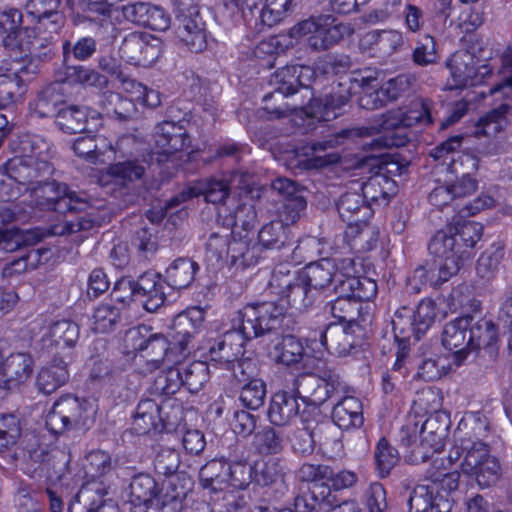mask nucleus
I'll return each mask as SVG.
<instances>
[{
    "label": "nucleus",
    "mask_w": 512,
    "mask_h": 512,
    "mask_svg": "<svg viewBox=\"0 0 512 512\" xmlns=\"http://www.w3.org/2000/svg\"><path fill=\"white\" fill-rule=\"evenodd\" d=\"M100 104L108 116L121 122L129 120L134 111V105L129 99L112 91H108L102 95Z\"/></svg>",
    "instance_id": "4d7b16f0"
},
{
    "label": "nucleus",
    "mask_w": 512,
    "mask_h": 512,
    "mask_svg": "<svg viewBox=\"0 0 512 512\" xmlns=\"http://www.w3.org/2000/svg\"><path fill=\"white\" fill-rule=\"evenodd\" d=\"M350 32L349 26L339 22L334 16L326 14L310 17L293 26L290 36L308 37V45L314 51H325L338 43Z\"/></svg>",
    "instance_id": "9d476101"
},
{
    "label": "nucleus",
    "mask_w": 512,
    "mask_h": 512,
    "mask_svg": "<svg viewBox=\"0 0 512 512\" xmlns=\"http://www.w3.org/2000/svg\"><path fill=\"white\" fill-rule=\"evenodd\" d=\"M86 460L87 463L84 466L85 476L91 480L87 484L95 483L103 487V483H97V480L112 472L113 466L110 455L101 450L91 451L87 455Z\"/></svg>",
    "instance_id": "5fc2aeb1"
},
{
    "label": "nucleus",
    "mask_w": 512,
    "mask_h": 512,
    "mask_svg": "<svg viewBox=\"0 0 512 512\" xmlns=\"http://www.w3.org/2000/svg\"><path fill=\"white\" fill-rule=\"evenodd\" d=\"M412 85L410 75L401 74L385 82L379 89H375L371 94L361 96L360 106L367 110H374L383 107L388 101L397 100L403 94L408 92Z\"/></svg>",
    "instance_id": "b1692460"
},
{
    "label": "nucleus",
    "mask_w": 512,
    "mask_h": 512,
    "mask_svg": "<svg viewBox=\"0 0 512 512\" xmlns=\"http://www.w3.org/2000/svg\"><path fill=\"white\" fill-rule=\"evenodd\" d=\"M255 449L262 455H275L283 450V434L274 427L265 426L255 433L253 438Z\"/></svg>",
    "instance_id": "13d9d810"
},
{
    "label": "nucleus",
    "mask_w": 512,
    "mask_h": 512,
    "mask_svg": "<svg viewBox=\"0 0 512 512\" xmlns=\"http://www.w3.org/2000/svg\"><path fill=\"white\" fill-rule=\"evenodd\" d=\"M260 248L253 243L252 239L247 235H239L232 232L230 245L228 246V254L230 265L236 269H245L253 266L258 262Z\"/></svg>",
    "instance_id": "7c9ffc66"
},
{
    "label": "nucleus",
    "mask_w": 512,
    "mask_h": 512,
    "mask_svg": "<svg viewBox=\"0 0 512 512\" xmlns=\"http://www.w3.org/2000/svg\"><path fill=\"white\" fill-rule=\"evenodd\" d=\"M106 494L99 484H84L70 502L68 512H120L112 499L105 498Z\"/></svg>",
    "instance_id": "aec40b11"
},
{
    "label": "nucleus",
    "mask_w": 512,
    "mask_h": 512,
    "mask_svg": "<svg viewBox=\"0 0 512 512\" xmlns=\"http://www.w3.org/2000/svg\"><path fill=\"white\" fill-rule=\"evenodd\" d=\"M266 393L265 382L258 378L242 385L239 398L243 406L257 410L264 405Z\"/></svg>",
    "instance_id": "774afa93"
},
{
    "label": "nucleus",
    "mask_w": 512,
    "mask_h": 512,
    "mask_svg": "<svg viewBox=\"0 0 512 512\" xmlns=\"http://www.w3.org/2000/svg\"><path fill=\"white\" fill-rule=\"evenodd\" d=\"M4 170L23 186L24 192H31L54 173L50 161H36L21 157H13L4 164Z\"/></svg>",
    "instance_id": "f3484780"
},
{
    "label": "nucleus",
    "mask_w": 512,
    "mask_h": 512,
    "mask_svg": "<svg viewBox=\"0 0 512 512\" xmlns=\"http://www.w3.org/2000/svg\"><path fill=\"white\" fill-rule=\"evenodd\" d=\"M120 58L135 66H150L162 53L159 38L145 32H131L125 35L118 49Z\"/></svg>",
    "instance_id": "ddd939ff"
},
{
    "label": "nucleus",
    "mask_w": 512,
    "mask_h": 512,
    "mask_svg": "<svg viewBox=\"0 0 512 512\" xmlns=\"http://www.w3.org/2000/svg\"><path fill=\"white\" fill-rule=\"evenodd\" d=\"M433 102L429 99H416L412 101L406 111H388L381 117L378 132H383L373 138L371 142L365 143L372 150L384 148L402 147L409 142L406 129L415 125L426 126L433 122Z\"/></svg>",
    "instance_id": "20e7f679"
},
{
    "label": "nucleus",
    "mask_w": 512,
    "mask_h": 512,
    "mask_svg": "<svg viewBox=\"0 0 512 512\" xmlns=\"http://www.w3.org/2000/svg\"><path fill=\"white\" fill-rule=\"evenodd\" d=\"M144 162L139 158L118 160L106 168L105 176L114 185L127 188L143 178L146 171Z\"/></svg>",
    "instance_id": "c756f323"
},
{
    "label": "nucleus",
    "mask_w": 512,
    "mask_h": 512,
    "mask_svg": "<svg viewBox=\"0 0 512 512\" xmlns=\"http://www.w3.org/2000/svg\"><path fill=\"white\" fill-rule=\"evenodd\" d=\"M313 75V69L306 65H286L279 68L270 79L274 90L266 94L263 101L287 97L294 94L299 87L307 89Z\"/></svg>",
    "instance_id": "a211bd4d"
},
{
    "label": "nucleus",
    "mask_w": 512,
    "mask_h": 512,
    "mask_svg": "<svg viewBox=\"0 0 512 512\" xmlns=\"http://www.w3.org/2000/svg\"><path fill=\"white\" fill-rule=\"evenodd\" d=\"M453 88L475 86L492 74L488 65H479V60L468 51H457L447 61Z\"/></svg>",
    "instance_id": "2eb2a0df"
},
{
    "label": "nucleus",
    "mask_w": 512,
    "mask_h": 512,
    "mask_svg": "<svg viewBox=\"0 0 512 512\" xmlns=\"http://www.w3.org/2000/svg\"><path fill=\"white\" fill-rule=\"evenodd\" d=\"M346 384L334 368L299 375L295 381L297 396L307 405L320 406L334 394L344 392Z\"/></svg>",
    "instance_id": "1a4fd4ad"
},
{
    "label": "nucleus",
    "mask_w": 512,
    "mask_h": 512,
    "mask_svg": "<svg viewBox=\"0 0 512 512\" xmlns=\"http://www.w3.org/2000/svg\"><path fill=\"white\" fill-rule=\"evenodd\" d=\"M416 323L414 310L402 306L397 309L392 318L391 324L395 340H410L411 336L416 340Z\"/></svg>",
    "instance_id": "e2e57ef3"
},
{
    "label": "nucleus",
    "mask_w": 512,
    "mask_h": 512,
    "mask_svg": "<svg viewBox=\"0 0 512 512\" xmlns=\"http://www.w3.org/2000/svg\"><path fill=\"white\" fill-rule=\"evenodd\" d=\"M66 80L70 83L81 84L84 86L96 87L99 89L108 86V78L94 69L84 66H66Z\"/></svg>",
    "instance_id": "bf43d9fd"
},
{
    "label": "nucleus",
    "mask_w": 512,
    "mask_h": 512,
    "mask_svg": "<svg viewBox=\"0 0 512 512\" xmlns=\"http://www.w3.org/2000/svg\"><path fill=\"white\" fill-rule=\"evenodd\" d=\"M181 419V408L169 402L158 404L153 399L141 400L133 416V429L137 434L151 431L160 433L173 430Z\"/></svg>",
    "instance_id": "9b49d317"
},
{
    "label": "nucleus",
    "mask_w": 512,
    "mask_h": 512,
    "mask_svg": "<svg viewBox=\"0 0 512 512\" xmlns=\"http://www.w3.org/2000/svg\"><path fill=\"white\" fill-rule=\"evenodd\" d=\"M288 303L295 309L301 311L312 306L315 300L312 293V287L300 273V277L295 281L289 290L284 294Z\"/></svg>",
    "instance_id": "0e129e2a"
},
{
    "label": "nucleus",
    "mask_w": 512,
    "mask_h": 512,
    "mask_svg": "<svg viewBox=\"0 0 512 512\" xmlns=\"http://www.w3.org/2000/svg\"><path fill=\"white\" fill-rule=\"evenodd\" d=\"M463 473L476 476L481 484V478L487 483L495 479L500 469L498 461L489 453L488 446L482 442L473 443L467 450L461 464Z\"/></svg>",
    "instance_id": "6ab92c4d"
},
{
    "label": "nucleus",
    "mask_w": 512,
    "mask_h": 512,
    "mask_svg": "<svg viewBox=\"0 0 512 512\" xmlns=\"http://www.w3.org/2000/svg\"><path fill=\"white\" fill-rule=\"evenodd\" d=\"M192 187L195 197L204 195L205 200L213 204L223 203L231 190L228 180L223 178H211L200 181Z\"/></svg>",
    "instance_id": "603ef678"
},
{
    "label": "nucleus",
    "mask_w": 512,
    "mask_h": 512,
    "mask_svg": "<svg viewBox=\"0 0 512 512\" xmlns=\"http://www.w3.org/2000/svg\"><path fill=\"white\" fill-rule=\"evenodd\" d=\"M173 332L168 338L167 363L181 364L193 351L194 335L182 328L172 327Z\"/></svg>",
    "instance_id": "37998d69"
},
{
    "label": "nucleus",
    "mask_w": 512,
    "mask_h": 512,
    "mask_svg": "<svg viewBox=\"0 0 512 512\" xmlns=\"http://www.w3.org/2000/svg\"><path fill=\"white\" fill-rule=\"evenodd\" d=\"M437 492L435 484L427 480V472L425 477L418 483L411 491L407 504L409 506L408 512H427L431 508L433 498Z\"/></svg>",
    "instance_id": "864d4df0"
},
{
    "label": "nucleus",
    "mask_w": 512,
    "mask_h": 512,
    "mask_svg": "<svg viewBox=\"0 0 512 512\" xmlns=\"http://www.w3.org/2000/svg\"><path fill=\"white\" fill-rule=\"evenodd\" d=\"M296 392L278 391L271 397L267 417L275 426L291 424L299 415L300 405Z\"/></svg>",
    "instance_id": "c85d7f7f"
},
{
    "label": "nucleus",
    "mask_w": 512,
    "mask_h": 512,
    "mask_svg": "<svg viewBox=\"0 0 512 512\" xmlns=\"http://www.w3.org/2000/svg\"><path fill=\"white\" fill-rule=\"evenodd\" d=\"M48 335L51 343L60 349H72L78 342L80 327L74 321L59 320L51 324Z\"/></svg>",
    "instance_id": "a18cd8bd"
},
{
    "label": "nucleus",
    "mask_w": 512,
    "mask_h": 512,
    "mask_svg": "<svg viewBox=\"0 0 512 512\" xmlns=\"http://www.w3.org/2000/svg\"><path fill=\"white\" fill-rule=\"evenodd\" d=\"M129 496L134 505H144L157 512H180L186 490L178 487L174 478L157 482L150 474L139 473L131 479Z\"/></svg>",
    "instance_id": "423d86ee"
},
{
    "label": "nucleus",
    "mask_w": 512,
    "mask_h": 512,
    "mask_svg": "<svg viewBox=\"0 0 512 512\" xmlns=\"http://www.w3.org/2000/svg\"><path fill=\"white\" fill-rule=\"evenodd\" d=\"M258 240L265 249L281 250L290 243L289 226L283 220H273L261 227Z\"/></svg>",
    "instance_id": "4c0bfd02"
},
{
    "label": "nucleus",
    "mask_w": 512,
    "mask_h": 512,
    "mask_svg": "<svg viewBox=\"0 0 512 512\" xmlns=\"http://www.w3.org/2000/svg\"><path fill=\"white\" fill-rule=\"evenodd\" d=\"M222 5L224 15L232 22L243 19L247 25L252 26L259 0H222Z\"/></svg>",
    "instance_id": "680f3d73"
},
{
    "label": "nucleus",
    "mask_w": 512,
    "mask_h": 512,
    "mask_svg": "<svg viewBox=\"0 0 512 512\" xmlns=\"http://www.w3.org/2000/svg\"><path fill=\"white\" fill-rule=\"evenodd\" d=\"M366 43L375 51L390 56L404 44L403 35L397 30H373L364 37Z\"/></svg>",
    "instance_id": "79ce46f5"
},
{
    "label": "nucleus",
    "mask_w": 512,
    "mask_h": 512,
    "mask_svg": "<svg viewBox=\"0 0 512 512\" xmlns=\"http://www.w3.org/2000/svg\"><path fill=\"white\" fill-rule=\"evenodd\" d=\"M509 110L507 104L500 105L497 109H494L481 117L476 126L475 134L477 136H495L501 132L506 125V114Z\"/></svg>",
    "instance_id": "052dcab7"
},
{
    "label": "nucleus",
    "mask_w": 512,
    "mask_h": 512,
    "mask_svg": "<svg viewBox=\"0 0 512 512\" xmlns=\"http://www.w3.org/2000/svg\"><path fill=\"white\" fill-rule=\"evenodd\" d=\"M125 341L134 352L140 353L156 365L163 361L167 362L168 338L162 333H152L149 326L131 328L126 334Z\"/></svg>",
    "instance_id": "dca6fc26"
},
{
    "label": "nucleus",
    "mask_w": 512,
    "mask_h": 512,
    "mask_svg": "<svg viewBox=\"0 0 512 512\" xmlns=\"http://www.w3.org/2000/svg\"><path fill=\"white\" fill-rule=\"evenodd\" d=\"M227 463L222 460H211L199 471L202 487L210 492H220L228 487Z\"/></svg>",
    "instance_id": "58836bf2"
},
{
    "label": "nucleus",
    "mask_w": 512,
    "mask_h": 512,
    "mask_svg": "<svg viewBox=\"0 0 512 512\" xmlns=\"http://www.w3.org/2000/svg\"><path fill=\"white\" fill-rule=\"evenodd\" d=\"M118 288H125L126 292L135 296H146L162 289L160 275L153 271H146L136 280L121 278Z\"/></svg>",
    "instance_id": "3c124183"
},
{
    "label": "nucleus",
    "mask_w": 512,
    "mask_h": 512,
    "mask_svg": "<svg viewBox=\"0 0 512 512\" xmlns=\"http://www.w3.org/2000/svg\"><path fill=\"white\" fill-rule=\"evenodd\" d=\"M381 180H384L383 175L372 176L361 183V192L347 191L337 202L339 216L348 225L346 235L352 237L355 245L364 250L373 249L377 242L378 233L367 224L368 219L373 215L368 200H378V195L372 194V188L379 186Z\"/></svg>",
    "instance_id": "7ed1b4c3"
},
{
    "label": "nucleus",
    "mask_w": 512,
    "mask_h": 512,
    "mask_svg": "<svg viewBox=\"0 0 512 512\" xmlns=\"http://www.w3.org/2000/svg\"><path fill=\"white\" fill-rule=\"evenodd\" d=\"M331 417L340 429L359 428L364 423L362 403L354 396H346L334 405Z\"/></svg>",
    "instance_id": "2f4dec72"
},
{
    "label": "nucleus",
    "mask_w": 512,
    "mask_h": 512,
    "mask_svg": "<svg viewBox=\"0 0 512 512\" xmlns=\"http://www.w3.org/2000/svg\"><path fill=\"white\" fill-rule=\"evenodd\" d=\"M353 272V256L341 257L335 253L331 257H323L306 265L300 273L314 290H324L332 287L338 293L336 280H342L340 275L349 276Z\"/></svg>",
    "instance_id": "f8f14e48"
},
{
    "label": "nucleus",
    "mask_w": 512,
    "mask_h": 512,
    "mask_svg": "<svg viewBox=\"0 0 512 512\" xmlns=\"http://www.w3.org/2000/svg\"><path fill=\"white\" fill-rule=\"evenodd\" d=\"M420 443L412 450L415 460L426 461L430 453L438 452L448 436L450 418L444 412H434L420 426Z\"/></svg>",
    "instance_id": "4468645a"
},
{
    "label": "nucleus",
    "mask_w": 512,
    "mask_h": 512,
    "mask_svg": "<svg viewBox=\"0 0 512 512\" xmlns=\"http://www.w3.org/2000/svg\"><path fill=\"white\" fill-rule=\"evenodd\" d=\"M154 141L162 154L171 155L191 146L184 121L164 120L155 126Z\"/></svg>",
    "instance_id": "4be33fe9"
},
{
    "label": "nucleus",
    "mask_w": 512,
    "mask_h": 512,
    "mask_svg": "<svg viewBox=\"0 0 512 512\" xmlns=\"http://www.w3.org/2000/svg\"><path fill=\"white\" fill-rule=\"evenodd\" d=\"M483 235V226L475 221H456L437 231L428 244L429 253L439 261L441 282L456 275Z\"/></svg>",
    "instance_id": "f257e3e1"
},
{
    "label": "nucleus",
    "mask_w": 512,
    "mask_h": 512,
    "mask_svg": "<svg viewBox=\"0 0 512 512\" xmlns=\"http://www.w3.org/2000/svg\"><path fill=\"white\" fill-rule=\"evenodd\" d=\"M1 379L3 388L12 390L25 383L33 371V359L27 353L10 354L1 363Z\"/></svg>",
    "instance_id": "bb28decb"
},
{
    "label": "nucleus",
    "mask_w": 512,
    "mask_h": 512,
    "mask_svg": "<svg viewBox=\"0 0 512 512\" xmlns=\"http://www.w3.org/2000/svg\"><path fill=\"white\" fill-rule=\"evenodd\" d=\"M374 459L376 470L380 478H386L390 475L392 469L398 464L400 455L398 450L383 437L376 444Z\"/></svg>",
    "instance_id": "6e6d98bb"
},
{
    "label": "nucleus",
    "mask_w": 512,
    "mask_h": 512,
    "mask_svg": "<svg viewBox=\"0 0 512 512\" xmlns=\"http://www.w3.org/2000/svg\"><path fill=\"white\" fill-rule=\"evenodd\" d=\"M498 329L492 320L476 319L463 315L444 325L441 334L442 346L453 352V362L462 365L471 354L487 349L496 343Z\"/></svg>",
    "instance_id": "f03ea898"
},
{
    "label": "nucleus",
    "mask_w": 512,
    "mask_h": 512,
    "mask_svg": "<svg viewBox=\"0 0 512 512\" xmlns=\"http://www.w3.org/2000/svg\"><path fill=\"white\" fill-rule=\"evenodd\" d=\"M183 387L190 393H198L209 379V370L206 362L193 361L189 364H178Z\"/></svg>",
    "instance_id": "c03bdc74"
},
{
    "label": "nucleus",
    "mask_w": 512,
    "mask_h": 512,
    "mask_svg": "<svg viewBox=\"0 0 512 512\" xmlns=\"http://www.w3.org/2000/svg\"><path fill=\"white\" fill-rule=\"evenodd\" d=\"M353 325L329 323L319 332L321 346L330 354L347 356L357 345Z\"/></svg>",
    "instance_id": "5701e85b"
},
{
    "label": "nucleus",
    "mask_w": 512,
    "mask_h": 512,
    "mask_svg": "<svg viewBox=\"0 0 512 512\" xmlns=\"http://www.w3.org/2000/svg\"><path fill=\"white\" fill-rule=\"evenodd\" d=\"M122 13L127 21L155 31H165L171 23L163 8L148 2L129 3L122 8Z\"/></svg>",
    "instance_id": "412c9836"
},
{
    "label": "nucleus",
    "mask_w": 512,
    "mask_h": 512,
    "mask_svg": "<svg viewBox=\"0 0 512 512\" xmlns=\"http://www.w3.org/2000/svg\"><path fill=\"white\" fill-rule=\"evenodd\" d=\"M198 264L189 258H178L166 269L167 284L174 289L187 288L194 281Z\"/></svg>",
    "instance_id": "f704fd0d"
},
{
    "label": "nucleus",
    "mask_w": 512,
    "mask_h": 512,
    "mask_svg": "<svg viewBox=\"0 0 512 512\" xmlns=\"http://www.w3.org/2000/svg\"><path fill=\"white\" fill-rule=\"evenodd\" d=\"M96 405L72 395L60 397L46 415L45 425L54 435L71 430H88L95 421Z\"/></svg>",
    "instance_id": "0eeeda50"
},
{
    "label": "nucleus",
    "mask_w": 512,
    "mask_h": 512,
    "mask_svg": "<svg viewBox=\"0 0 512 512\" xmlns=\"http://www.w3.org/2000/svg\"><path fill=\"white\" fill-rule=\"evenodd\" d=\"M63 103L60 85L58 83H51L38 92L37 98L31 106H33L34 112L40 118L56 117V113L60 109L59 105Z\"/></svg>",
    "instance_id": "a19ab883"
},
{
    "label": "nucleus",
    "mask_w": 512,
    "mask_h": 512,
    "mask_svg": "<svg viewBox=\"0 0 512 512\" xmlns=\"http://www.w3.org/2000/svg\"><path fill=\"white\" fill-rule=\"evenodd\" d=\"M293 6V0H266L261 8L255 9L254 29L262 32L278 24L287 16Z\"/></svg>",
    "instance_id": "473e14b6"
},
{
    "label": "nucleus",
    "mask_w": 512,
    "mask_h": 512,
    "mask_svg": "<svg viewBox=\"0 0 512 512\" xmlns=\"http://www.w3.org/2000/svg\"><path fill=\"white\" fill-rule=\"evenodd\" d=\"M330 499V487L324 484L312 485L294 499L295 512H322L332 505Z\"/></svg>",
    "instance_id": "72a5a7b5"
},
{
    "label": "nucleus",
    "mask_w": 512,
    "mask_h": 512,
    "mask_svg": "<svg viewBox=\"0 0 512 512\" xmlns=\"http://www.w3.org/2000/svg\"><path fill=\"white\" fill-rule=\"evenodd\" d=\"M68 189L66 184L59 183L55 180L46 179L36 188H31L30 196L35 199V204L40 210H50L54 202H56L62 194Z\"/></svg>",
    "instance_id": "09e8293b"
},
{
    "label": "nucleus",
    "mask_w": 512,
    "mask_h": 512,
    "mask_svg": "<svg viewBox=\"0 0 512 512\" xmlns=\"http://www.w3.org/2000/svg\"><path fill=\"white\" fill-rule=\"evenodd\" d=\"M443 458L432 460L431 467L426 470L427 480L435 484L437 491L448 494L458 489L460 474L458 471H448Z\"/></svg>",
    "instance_id": "e433bc0d"
},
{
    "label": "nucleus",
    "mask_w": 512,
    "mask_h": 512,
    "mask_svg": "<svg viewBox=\"0 0 512 512\" xmlns=\"http://www.w3.org/2000/svg\"><path fill=\"white\" fill-rule=\"evenodd\" d=\"M248 340L231 324V330L225 332L209 348L210 360L230 368V364L243 354V347Z\"/></svg>",
    "instance_id": "a878e982"
},
{
    "label": "nucleus",
    "mask_w": 512,
    "mask_h": 512,
    "mask_svg": "<svg viewBox=\"0 0 512 512\" xmlns=\"http://www.w3.org/2000/svg\"><path fill=\"white\" fill-rule=\"evenodd\" d=\"M71 360V353L60 356L57 352L51 362L38 373L36 385L39 391L50 395L63 386L69 379L68 363Z\"/></svg>",
    "instance_id": "393cba45"
},
{
    "label": "nucleus",
    "mask_w": 512,
    "mask_h": 512,
    "mask_svg": "<svg viewBox=\"0 0 512 512\" xmlns=\"http://www.w3.org/2000/svg\"><path fill=\"white\" fill-rule=\"evenodd\" d=\"M18 152L20 154L17 157L38 162L50 161L51 159V146L39 135L26 134L21 136L18 143Z\"/></svg>",
    "instance_id": "de8ad7c7"
},
{
    "label": "nucleus",
    "mask_w": 512,
    "mask_h": 512,
    "mask_svg": "<svg viewBox=\"0 0 512 512\" xmlns=\"http://www.w3.org/2000/svg\"><path fill=\"white\" fill-rule=\"evenodd\" d=\"M88 109L76 105L60 108L56 113V124L65 133H80L88 130Z\"/></svg>",
    "instance_id": "ea45409f"
},
{
    "label": "nucleus",
    "mask_w": 512,
    "mask_h": 512,
    "mask_svg": "<svg viewBox=\"0 0 512 512\" xmlns=\"http://www.w3.org/2000/svg\"><path fill=\"white\" fill-rule=\"evenodd\" d=\"M231 324L251 340L272 331L294 330L295 322L282 302L266 301L245 305L235 312Z\"/></svg>",
    "instance_id": "39448f33"
},
{
    "label": "nucleus",
    "mask_w": 512,
    "mask_h": 512,
    "mask_svg": "<svg viewBox=\"0 0 512 512\" xmlns=\"http://www.w3.org/2000/svg\"><path fill=\"white\" fill-rule=\"evenodd\" d=\"M357 258L353 257V272L348 276L340 275L339 278L342 280H336L338 293L349 294L351 298L359 303L368 302L375 298L377 294V284L375 280L365 277L358 276L359 270L357 269Z\"/></svg>",
    "instance_id": "cd10ccee"
},
{
    "label": "nucleus",
    "mask_w": 512,
    "mask_h": 512,
    "mask_svg": "<svg viewBox=\"0 0 512 512\" xmlns=\"http://www.w3.org/2000/svg\"><path fill=\"white\" fill-rule=\"evenodd\" d=\"M35 31L36 28L22 26L16 30H12L3 37V46L11 52L28 56V51L30 49L31 42L34 39Z\"/></svg>",
    "instance_id": "69168bd1"
},
{
    "label": "nucleus",
    "mask_w": 512,
    "mask_h": 512,
    "mask_svg": "<svg viewBox=\"0 0 512 512\" xmlns=\"http://www.w3.org/2000/svg\"><path fill=\"white\" fill-rule=\"evenodd\" d=\"M353 93L352 75L340 76L331 84V91L324 96L326 110L336 111L345 106Z\"/></svg>",
    "instance_id": "49530a36"
},
{
    "label": "nucleus",
    "mask_w": 512,
    "mask_h": 512,
    "mask_svg": "<svg viewBox=\"0 0 512 512\" xmlns=\"http://www.w3.org/2000/svg\"><path fill=\"white\" fill-rule=\"evenodd\" d=\"M274 355L278 363L292 366L301 362L305 355V349L298 338L288 334L274 346Z\"/></svg>",
    "instance_id": "8fccbe9b"
},
{
    "label": "nucleus",
    "mask_w": 512,
    "mask_h": 512,
    "mask_svg": "<svg viewBox=\"0 0 512 512\" xmlns=\"http://www.w3.org/2000/svg\"><path fill=\"white\" fill-rule=\"evenodd\" d=\"M336 299L328 302L330 313L339 323L345 325L357 326V321L361 317L363 305L347 293H336Z\"/></svg>",
    "instance_id": "c9c22d12"
},
{
    "label": "nucleus",
    "mask_w": 512,
    "mask_h": 512,
    "mask_svg": "<svg viewBox=\"0 0 512 512\" xmlns=\"http://www.w3.org/2000/svg\"><path fill=\"white\" fill-rule=\"evenodd\" d=\"M175 6L176 36L191 52H203L208 33L197 0H175Z\"/></svg>",
    "instance_id": "6e6552de"
},
{
    "label": "nucleus",
    "mask_w": 512,
    "mask_h": 512,
    "mask_svg": "<svg viewBox=\"0 0 512 512\" xmlns=\"http://www.w3.org/2000/svg\"><path fill=\"white\" fill-rule=\"evenodd\" d=\"M183 385L177 365L161 371L154 379L152 391L157 395L170 396L175 394Z\"/></svg>",
    "instance_id": "338daca9"
}]
</instances>
